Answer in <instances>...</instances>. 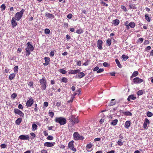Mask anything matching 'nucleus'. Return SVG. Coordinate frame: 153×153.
<instances>
[{
	"label": "nucleus",
	"instance_id": "obj_61",
	"mask_svg": "<svg viewBox=\"0 0 153 153\" xmlns=\"http://www.w3.org/2000/svg\"><path fill=\"white\" fill-rule=\"evenodd\" d=\"M44 105L46 107H47L48 106V102H45L44 103Z\"/></svg>",
	"mask_w": 153,
	"mask_h": 153
},
{
	"label": "nucleus",
	"instance_id": "obj_15",
	"mask_svg": "<svg viewBox=\"0 0 153 153\" xmlns=\"http://www.w3.org/2000/svg\"><path fill=\"white\" fill-rule=\"evenodd\" d=\"M93 145L91 143H89L88 144L86 147V150L89 152H91L92 150V149L91 148L93 146Z\"/></svg>",
	"mask_w": 153,
	"mask_h": 153
},
{
	"label": "nucleus",
	"instance_id": "obj_31",
	"mask_svg": "<svg viewBox=\"0 0 153 153\" xmlns=\"http://www.w3.org/2000/svg\"><path fill=\"white\" fill-rule=\"evenodd\" d=\"M124 114L126 116H131L132 113L129 111L123 112Z\"/></svg>",
	"mask_w": 153,
	"mask_h": 153
},
{
	"label": "nucleus",
	"instance_id": "obj_27",
	"mask_svg": "<svg viewBox=\"0 0 153 153\" xmlns=\"http://www.w3.org/2000/svg\"><path fill=\"white\" fill-rule=\"evenodd\" d=\"M118 120L117 119H116L112 121L111 123V125H112L113 126L116 125L117 123Z\"/></svg>",
	"mask_w": 153,
	"mask_h": 153
},
{
	"label": "nucleus",
	"instance_id": "obj_41",
	"mask_svg": "<svg viewBox=\"0 0 153 153\" xmlns=\"http://www.w3.org/2000/svg\"><path fill=\"white\" fill-rule=\"evenodd\" d=\"M18 66H16L14 68V72H18Z\"/></svg>",
	"mask_w": 153,
	"mask_h": 153
},
{
	"label": "nucleus",
	"instance_id": "obj_45",
	"mask_svg": "<svg viewBox=\"0 0 153 153\" xmlns=\"http://www.w3.org/2000/svg\"><path fill=\"white\" fill-rule=\"evenodd\" d=\"M49 116L52 118L53 117L54 113L53 112L49 111Z\"/></svg>",
	"mask_w": 153,
	"mask_h": 153
},
{
	"label": "nucleus",
	"instance_id": "obj_6",
	"mask_svg": "<svg viewBox=\"0 0 153 153\" xmlns=\"http://www.w3.org/2000/svg\"><path fill=\"white\" fill-rule=\"evenodd\" d=\"M74 139L76 140H81L84 139V137L82 136L79 135L77 132L74 133L73 134Z\"/></svg>",
	"mask_w": 153,
	"mask_h": 153
},
{
	"label": "nucleus",
	"instance_id": "obj_51",
	"mask_svg": "<svg viewBox=\"0 0 153 153\" xmlns=\"http://www.w3.org/2000/svg\"><path fill=\"white\" fill-rule=\"evenodd\" d=\"M143 41V38H139L138 40V42H140L141 43H142Z\"/></svg>",
	"mask_w": 153,
	"mask_h": 153
},
{
	"label": "nucleus",
	"instance_id": "obj_17",
	"mask_svg": "<svg viewBox=\"0 0 153 153\" xmlns=\"http://www.w3.org/2000/svg\"><path fill=\"white\" fill-rule=\"evenodd\" d=\"M45 16L48 18L53 19L54 16L53 15L50 14L48 12H46L45 13Z\"/></svg>",
	"mask_w": 153,
	"mask_h": 153
},
{
	"label": "nucleus",
	"instance_id": "obj_58",
	"mask_svg": "<svg viewBox=\"0 0 153 153\" xmlns=\"http://www.w3.org/2000/svg\"><path fill=\"white\" fill-rule=\"evenodd\" d=\"M18 107L19 109H22L23 108L22 105L21 104H19V105H18Z\"/></svg>",
	"mask_w": 153,
	"mask_h": 153
},
{
	"label": "nucleus",
	"instance_id": "obj_54",
	"mask_svg": "<svg viewBox=\"0 0 153 153\" xmlns=\"http://www.w3.org/2000/svg\"><path fill=\"white\" fill-rule=\"evenodd\" d=\"M76 62H77L76 64L77 65L79 66H80L81 65V64H82L81 61H77Z\"/></svg>",
	"mask_w": 153,
	"mask_h": 153
},
{
	"label": "nucleus",
	"instance_id": "obj_21",
	"mask_svg": "<svg viewBox=\"0 0 153 153\" xmlns=\"http://www.w3.org/2000/svg\"><path fill=\"white\" fill-rule=\"evenodd\" d=\"M138 74L139 73L137 71H134L132 74L130 78H131L133 77L137 76L138 75Z\"/></svg>",
	"mask_w": 153,
	"mask_h": 153
},
{
	"label": "nucleus",
	"instance_id": "obj_32",
	"mask_svg": "<svg viewBox=\"0 0 153 153\" xmlns=\"http://www.w3.org/2000/svg\"><path fill=\"white\" fill-rule=\"evenodd\" d=\"M128 25L129 27L131 28H134L135 26V24L134 22H130Z\"/></svg>",
	"mask_w": 153,
	"mask_h": 153
},
{
	"label": "nucleus",
	"instance_id": "obj_23",
	"mask_svg": "<svg viewBox=\"0 0 153 153\" xmlns=\"http://www.w3.org/2000/svg\"><path fill=\"white\" fill-rule=\"evenodd\" d=\"M15 74L14 73L11 74L9 76V79L10 80H11L14 78L15 76Z\"/></svg>",
	"mask_w": 153,
	"mask_h": 153
},
{
	"label": "nucleus",
	"instance_id": "obj_25",
	"mask_svg": "<svg viewBox=\"0 0 153 153\" xmlns=\"http://www.w3.org/2000/svg\"><path fill=\"white\" fill-rule=\"evenodd\" d=\"M32 130L33 131H34L36 130L37 129V125L36 124L34 123L33 124L32 126Z\"/></svg>",
	"mask_w": 153,
	"mask_h": 153
},
{
	"label": "nucleus",
	"instance_id": "obj_7",
	"mask_svg": "<svg viewBox=\"0 0 153 153\" xmlns=\"http://www.w3.org/2000/svg\"><path fill=\"white\" fill-rule=\"evenodd\" d=\"M143 81V79L139 78L138 77H135L133 79V82L135 84L141 83Z\"/></svg>",
	"mask_w": 153,
	"mask_h": 153
},
{
	"label": "nucleus",
	"instance_id": "obj_57",
	"mask_svg": "<svg viewBox=\"0 0 153 153\" xmlns=\"http://www.w3.org/2000/svg\"><path fill=\"white\" fill-rule=\"evenodd\" d=\"M121 8L122 9H123L124 11H126V7L124 6H122L121 7Z\"/></svg>",
	"mask_w": 153,
	"mask_h": 153
},
{
	"label": "nucleus",
	"instance_id": "obj_47",
	"mask_svg": "<svg viewBox=\"0 0 153 153\" xmlns=\"http://www.w3.org/2000/svg\"><path fill=\"white\" fill-rule=\"evenodd\" d=\"M28 84L30 87H31L32 88H33V82H29L28 83Z\"/></svg>",
	"mask_w": 153,
	"mask_h": 153
},
{
	"label": "nucleus",
	"instance_id": "obj_24",
	"mask_svg": "<svg viewBox=\"0 0 153 153\" xmlns=\"http://www.w3.org/2000/svg\"><path fill=\"white\" fill-rule=\"evenodd\" d=\"M115 62L118 67L120 68H122V66L121 65L120 62L117 59H115Z\"/></svg>",
	"mask_w": 153,
	"mask_h": 153
},
{
	"label": "nucleus",
	"instance_id": "obj_26",
	"mask_svg": "<svg viewBox=\"0 0 153 153\" xmlns=\"http://www.w3.org/2000/svg\"><path fill=\"white\" fill-rule=\"evenodd\" d=\"M116 103V102L115 100V99H112L111 100V101L110 103V106H112L115 105Z\"/></svg>",
	"mask_w": 153,
	"mask_h": 153
},
{
	"label": "nucleus",
	"instance_id": "obj_18",
	"mask_svg": "<svg viewBox=\"0 0 153 153\" xmlns=\"http://www.w3.org/2000/svg\"><path fill=\"white\" fill-rule=\"evenodd\" d=\"M85 75V74L83 72H79L77 75V77L79 79H81L83 77H84Z\"/></svg>",
	"mask_w": 153,
	"mask_h": 153
},
{
	"label": "nucleus",
	"instance_id": "obj_49",
	"mask_svg": "<svg viewBox=\"0 0 153 153\" xmlns=\"http://www.w3.org/2000/svg\"><path fill=\"white\" fill-rule=\"evenodd\" d=\"M47 139L49 140H52L53 139V137L51 136H48L47 138Z\"/></svg>",
	"mask_w": 153,
	"mask_h": 153
},
{
	"label": "nucleus",
	"instance_id": "obj_40",
	"mask_svg": "<svg viewBox=\"0 0 153 153\" xmlns=\"http://www.w3.org/2000/svg\"><path fill=\"white\" fill-rule=\"evenodd\" d=\"M129 7L131 9H135V8L134 4H130Z\"/></svg>",
	"mask_w": 153,
	"mask_h": 153
},
{
	"label": "nucleus",
	"instance_id": "obj_43",
	"mask_svg": "<svg viewBox=\"0 0 153 153\" xmlns=\"http://www.w3.org/2000/svg\"><path fill=\"white\" fill-rule=\"evenodd\" d=\"M69 74H74V70H70L68 72Z\"/></svg>",
	"mask_w": 153,
	"mask_h": 153
},
{
	"label": "nucleus",
	"instance_id": "obj_62",
	"mask_svg": "<svg viewBox=\"0 0 153 153\" xmlns=\"http://www.w3.org/2000/svg\"><path fill=\"white\" fill-rule=\"evenodd\" d=\"M103 65L105 67H107L108 66V64L106 62H104L103 64Z\"/></svg>",
	"mask_w": 153,
	"mask_h": 153
},
{
	"label": "nucleus",
	"instance_id": "obj_42",
	"mask_svg": "<svg viewBox=\"0 0 153 153\" xmlns=\"http://www.w3.org/2000/svg\"><path fill=\"white\" fill-rule=\"evenodd\" d=\"M117 143L119 145L122 146L123 144V142H122V141L121 140H118Z\"/></svg>",
	"mask_w": 153,
	"mask_h": 153
},
{
	"label": "nucleus",
	"instance_id": "obj_64",
	"mask_svg": "<svg viewBox=\"0 0 153 153\" xmlns=\"http://www.w3.org/2000/svg\"><path fill=\"white\" fill-rule=\"evenodd\" d=\"M98 69H99V67L97 66H96L95 67V68H94L93 71H97L98 70Z\"/></svg>",
	"mask_w": 153,
	"mask_h": 153
},
{
	"label": "nucleus",
	"instance_id": "obj_59",
	"mask_svg": "<svg viewBox=\"0 0 153 153\" xmlns=\"http://www.w3.org/2000/svg\"><path fill=\"white\" fill-rule=\"evenodd\" d=\"M41 153H48L46 150L43 149L41 151Z\"/></svg>",
	"mask_w": 153,
	"mask_h": 153
},
{
	"label": "nucleus",
	"instance_id": "obj_22",
	"mask_svg": "<svg viewBox=\"0 0 153 153\" xmlns=\"http://www.w3.org/2000/svg\"><path fill=\"white\" fill-rule=\"evenodd\" d=\"M130 122L129 121H127L125 123V127L126 128H128L130 125Z\"/></svg>",
	"mask_w": 153,
	"mask_h": 153
},
{
	"label": "nucleus",
	"instance_id": "obj_8",
	"mask_svg": "<svg viewBox=\"0 0 153 153\" xmlns=\"http://www.w3.org/2000/svg\"><path fill=\"white\" fill-rule=\"evenodd\" d=\"M74 141L73 140L70 142L68 144V146L69 149L72 150L74 152H76V149L74 148V146L73 143Z\"/></svg>",
	"mask_w": 153,
	"mask_h": 153
},
{
	"label": "nucleus",
	"instance_id": "obj_14",
	"mask_svg": "<svg viewBox=\"0 0 153 153\" xmlns=\"http://www.w3.org/2000/svg\"><path fill=\"white\" fill-rule=\"evenodd\" d=\"M102 42L100 39H99L97 41V47L99 49L102 50Z\"/></svg>",
	"mask_w": 153,
	"mask_h": 153
},
{
	"label": "nucleus",
	"instance_id": "obj_63",
	"mask_svg": "<svg viewBox=\"0 0 153 153\" xmlns=\"http://www.w3.org/2000/svg\"><path fill=\"white\" fill-rule=\"evenodd\" d=\"M65 146L63 145H61L59 147L62 149H64L65 148Z\"/></svg>",
	"mask_w": 153,
	"mask_h": 153
},
{
	"label": "nucleus",
	"instance_id": "obj_33",
	"mask_svg": "<svg viewBox=\"0 0 153 153\" xmlns=\"http://www.w3.org/2000/svg\"><path fill=\"white\" fill-rule=\"evenodd\" d=\"M106 44L108 46H110L111 45V40L110 39H108L107 40Z\"/></svg>",
	"mask_w": 153,
	"mask_h": 153
},
{
	"label": "nucleus",
	"instance_id": "obj_38",
	"mask_svg": "<svg viewBox=\"0 0 153 153\" xmlns=\"http://www.w3.org/2000/svg\"><path fill=\"white\" fill-rule=\"evenodd\" d=\"M44 59L45 62H47L49 63V62L50 60V59L49 58L45 57L44 58Z\"/></svg>",
	"mask_w": 153,
	"mask_h": 153
},
{
	"label": "nucleus",
	"instance_id": "obj_35",
	"mask_svg": "<svg viewBox=\"0 0 153 153\" xmlns=\"http://www.w3.org/2000/svg\"><path fill=\"white\" fill-rule=\"evenodd\" d=\"M143 94V92L142 90H139L137 92V94L138 96L142 95Z\"/></svg>",
	"mask_w": 153,
	"mask_h": 153
},
{
	"label": "nucleus",
	"instance_id": "obj_39",
	"mask_svg": "<svg viewBox=\"0 0 153 153\" xmlns=\"http://www.w3.org/2000/svg\"><path fill=\"white\" fill-rule=\"evenodd\" d=\"M153 115V114L151 112L148 111L147 113V115L149 117H152Z\"/></svg>",
	"mask_w": 153,
	"mask_h": 153
},
{
	"label": "nucleus",
	"instance_id": "obj_56",
	"mask_svg": "<svg viewBox=\"0 0 153 153\" xmlns=\"http://www.w3.org/2000/svg\"><path fill=\"white\" fill-rule=\"evenodd\" d=\"M101 4H102L104 6H105L106 7H108V5L107 4L105 3L103 1H102Z\"/></svg>",
	"mask_w": 153,
	"mask_h": 153
},
{
	"label": "nucleus",
	"instance_id": "obj_19",
	"mask_svg": "<svg viewBox=\"0 0 153 153\" xmlns=\"http://www.w3.org/2000/svg\"><path fill=\"white\" fill-rule=\"evenodd\" d=\"M136 97L134 96L133 95H131L128 96L127 98V100L129 101L131 100H134L136 99Z\"/></svg>",
	"mask_w": 153,
	"mask_h": 153
},
{
	"label": "nucleus",
	"instance_id": "obj_44",
	"mask_svg": "<svg viewBox=\"0 0 153 153\" xmlns=\"http://www.w3.org/2000/svg\"><path fill=\"white\" fill-rule=\"evenodd\" d=\"M45 34H48L50 33V30L48 29H45Z\"/></svg>",
	"mask_w": 153,
	"mask_h": 153
},
{
	"label": "nucleus",
	"instance_id": "obj_12",
	"mask_svg": "<svg viewBox=\"0 0 153 153\" xmlns=\"http://www.w3.org/2000/svg\"><path fill=\"white\" fill-rule=\"evenodd\" d=\"M55 143L54 142H46L44 143V146H45L48 147H51L53 146Z\"/></svg>",
	"mask_w": 153,
	"mask_h": 153
},
{
	"label": "nucleus",
	"instance_id": "obj_30",
	"mask_svg": "<svg viewBox=\"0 0 153 153\" xmlns=\"http://www.w3.org/2000/svg\"><path fill=\"white\" fill-rule=\"evenodd\" d=\"M22 121V119L20 118H18L16 121V123L19 125L21 123Z\"/></svg>",
	"mask_w": 153,
	"mask_h": 153
},
{
	"label": "nucleus",
	"instance_id": "obj_9",
	"mask_svg": "<svg viewBox=\"0 0 153 153\" xmlns=\"http://www.w3.org/2000/svg\"><path fill=\"white\" fill-rule=\"evenodd\" d=\"M33 100L32 97H30L29 99L27 100L26 103V106L27 107H30L33 103Z\"/></svg>",
	"mask_w": 153,
	"mask_h": 153
},
{
	"label": "nucleus",
	"instance_id": "obj_16",
	"mask_svg": "<svg viewBox=\"0 0 153 153\" xmlns=\"http://www.w3.org/2000/svg\"><path fill=\"white\" fill-rule=\"evenodd\" d=\"M149 124V120L147 118H146L143 125L144 128L145 129H147V125Z\"/></svg>",
	"mask_w": 153,
	"mask_h": 153
},
{
	"label": "nucleus",
	"instance_id": "obj_48",
	"mask_svg": "<svg viewBox=\"0 0 153 153\" xmlns=\"http://www.w3.org/2000/svg\"><path fill=\"white\" fill-rule=\"evenodd\" d=\"M16 94L15 93H13L11 95V97L13 99H14L17 96Z\"/></svg>",
	"mask_w": 153,
	"mask_h": 153
},
{
	"label": "nucleus",
	"instance_id": "obj_28",
	"mask_svg": "<svg viewBox=\"0 0 153 153\" xmlns=\"http://www.w3.org/2000/svg\"><path fill=\"white\" fill-rule=\"evenodd\" d=\"M67 79L65 77H63L61 80V82L64 83H66L68 81Z\"/></svg>",
	"mask_w": 153,
	"mask_h": 153
},
{
	"label": "nucleus",
	"instance_id": "obj_20",
	"mask_svg": "<svg viewBox=\"0 0 153 153\" xmlns=\"http://www.w3.org/2000/svg\"><path fill=\"white\" fill-rule=\"evenodd\" d=\"M113 24L114 26L118 25L120 23V21L117 19L114 20L113 21Z\"/></svg>",
	"mask_w": 153,
	"mask_h": 153
},
{
	"label": "nucleus",
	"instance_id": "obj_46",
	"mask_svg": "<svg viewBox=\"0 0 153 153\" xmlns=\"http://www.w3.org/2000/svg\"><path fill=\"white\" fill-rule=\"evenodd\" d=\"M1 8L2 9V10H4L6 8V6L4 4H3L1 6Z\"/></svg>",
	"mask_w": 153,
	"mask_h": 153
},
{
	"label": "nucleus",
	"instance_id": "obj_55",
	"mask_svg": "<svg viewBox=\"0 0 153 153\" xmlns=\"http://www.w3.org/2000/svg\"><path fill=\"white\" fill-rule=\"evenodd\" d=\"M80 71L79 69H76L74 70V74L78 73Z\"/></svg>",
	"mask_w": 153,
	"mask_h": 153
},
{
	"label": "nucleus",
	"instance_id": "obj_52",
	"mask_svg": "<svg viewBox=\"0 0 153 153\" xmlns=\"http://www.w3.org/2000/svg\"><path fill=\"white\" fill-rule=\"evenodd\" d=\"M72 15L71 13H70L67 15V17L69 19H71L72 18Z\"/></svg>",
	"mask_w": 153,
	"mask_h": 153
},
{
	"label": "nucleus",
	"instance_id": "obj_4",
	"mask_svg": "<svg viewBox=\"0 0 153 153\" xmlns=\"http://www.w3.org/2000/svg\"><path fill=\"white\" fill-rule=\"evenodd\" d=\"M25 10L22 9L20 12L16 13L15 15V17L16 20L19 21L22 17L23 14L25 12Z\"/></svg>",
	"mask_w": 153,
	"mask_h": 153
},
{
	"label": "nucleus",
	"instance_id": "obj_2",
	"mask_svg": "<svg viewBox=\"0 0 153 153\" xmlns=\"http://www.w3.org/2000/svg\"><path fill=\"white\" fill-rule=\"evenodd\" d=\"M55 121L59 123L60 125H64L66 123V120L65 118L62 117H57L55 119Z\"/></svg>",
	"mask_w": 153,
	"mask_h": 153
},
{
	"label": "nucleus",
	"instance_id": "obj_13",
	"mask_svg": "<svg viewBox=\"0 0 153 153\" xmlns=\"http://www.w3.org/2000/svg\"><path fill=\"white\" fill-rule=\"evenodd\" d=\"M16 20L15 18L13 17L11 20L12 26L13 28L15 27L17 25V22L16 21Z\"/></svg>",
	"mask_w": 153,
	"mask_h": 153
},
{
	"label": "nucleus",
	"instance_id": "obj_3",
	"mask_svg": "<svg viewBox=\"0 0 153 153\" xmlns=\"http://www.w3.org/2000/svg\"><path fill=\"white\" fill-rule=\"evenodd\" d=\"M40 83L41 87L42 90H45L46 88L47 82L45 77H43L42 79L39 80Z\"/></svg>",
	"mask_w": 153,
	"mask_h": 153
},
{
	"label": "nucleus",
	"instance_id": "obj_5",
	"mask_svg": "<svg viewBox=\"0 0 153 153\" xmlns=\"http://www.w3.org/2000/svg\"><path fill=\"white\" fill-rule=\"evenodd\" d=\"M70 122L71 123L72 125H74L75 123H78L79 121L78 120L75 118V117L74 115H71L69 117Z\"/></svg>",
	"mask_w": 153,
	"mask_h": 153
},
{
	"label": "nucleus",
	"instance_id": "obj_36",
	"mask_svg": "<svg viewBox=\"0 0 153 153\" xmlns=\"http://www.w3.org/2000/svg\"><path fill=\"white\" fill-rule=\"evenodd\" d=\"M59 71L63 74H65L66 73V71L63 69H61L59 70Z\"/></svg>",
	"mask_w": 153,
	"mask_h": 153
},
{
	"label": "nucleus",
	"instance_id": "obj_29",
	"mask_svg": "<svg viewBox=\"0 0 153 153\" xmlns=\"http://www.w3.org/2000/svg\"><path fill=\"white\" fill-rule=\"evenodd\" d=\"M145 19L146 20V21L148 22H150L151 21L150 18L148 16V15L147 14H146L145 15Z\"/></svg>",
	"mask_w": 153,
	"mask_h": 153
},
{
	"label": "nucleus",
	"instance_id": "obj_53",
	"mask_svg": "<svg viewBox=\"0 0 153 153\" xmlns=\"http://www.w3.org/2000/svg\"><path fill=\"white\" fill-rule=\"evenodd\" d=\"M0 147L2 148H5L6 147V145L5 144H3L1 145Z\"/></svg>",
	"mask_w": 153,
	"mask_h": 153
},
{
	"label": "nucleus",
	"instance_id": "obj_60",
	"mask_svg": "<svg viewBox=\"0 0 153 153\" xmlns=\"http://www.w3.org/2000/svg\"><path fill=\"white\" fill-rule=\"evenodd\" d=\"M54 55V53L53 51H51L50 53V55L51 56H53Z\"/></svg>",
	"mask_w": 153,
	"mask_h": 153
},
{
	"label": "nucleus",
	"instance_id": "obj_37",
	"mask_svg": "<svg viewBox=\"0 0 153 153\" xmlns=\"http://www.w3.org/2000/svg\"><path fill=\"white\" fill-rule=\"evenodd\" d=\"M76 32L79 34H80L83 33V30L82 29H80L77 30Z\"/></svg>",
	"mask_w": 153,
	"mask_h": 153
},
{
	"label": "nucleus",
	"instance_id": "obj_50",
	"mask_svg": "<svg viewBox=\"0 0 153 153\" xmlns=\"http://www.w3.org/2000/svg\"><path fill=\"white\" fill-rule=\"evenodd\" d=\"M104 71V70L102 68H100L97 71V73H100L102 72V71Z\"/></svg>",
	"mask_w": 153,
	"mask_h": 153
},
{
	"label": "nucleus",
	"instance_id": "obj_1",
	"mask_svg": "<svg viewBox=\"0 0 153 153\" xmlns=\"http://www.w3.org/2000/svg\"><path fill=\"white\" fill-rule=\"evenodd\" d=\"M27 48L25 49L27 53L26 56H28L30 53V52L33 51L34 48L33 45L30 44L29 42H28L26 44Z\"/></svg>",
	"mask_w": 153,
	"mask_h": 153
},
{
	"label": "nucleus",
	"instance_id": "obj_10",
	"mask_svg": "<svg viewBox=\"0 0 153 153\" xmlns=\"http://www.w3.org/2000/svg\"><path fill=\"white\" fill-rule=\"evenodd\" d=\"M19 138L22 140H28L29 136L28 135H21L19 137Z\"/></svg>",
	"mask_w": 153,
	"mask_h": 153
},
{
	"label": "nucleus",
	"instance_id": "obj_34",
	"mask_svg": "<svg viewBox=\"0 0 153 153\" xmlns=\"http://www.w3.org/2000/svg\"><path fill=\"white\" fill-rule=\"evenodd\" d=\"M122 57L124 61H126L128 58V56L123 55L122 56Z\"/></svg>",
	"mask_w": 153,
	"mask_h": 153
},
{
	"label": "nucleus",
	"instance_id": "obj_11",
	"mask_svg": "<svg viewBox=\"0 0 153 153\" xmlns=\"http://www.w3.org/2000/svg\"><path fill=\"white\" fill-rule=\"evenodd\" d=\"M14 112L16 114H19L21 117L24 116V113L18 109H14Z\"/></svg>",
	"mask_w": 153,
	"mask_h": 153
}]
</instances>
